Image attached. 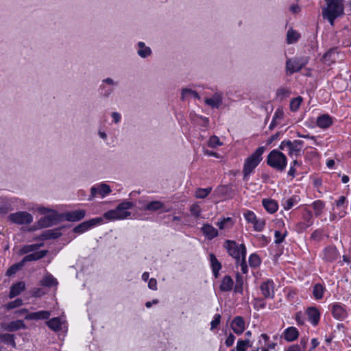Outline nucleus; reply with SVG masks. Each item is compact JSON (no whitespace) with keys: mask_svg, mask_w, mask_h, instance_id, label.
<instances>
[{"mask_svg":"<svg viewBox=\"0 0 351 351\" xmlns=\"http://www.w3.org/2000/svg\"><path fill=\"white\" fill-rule=\"evenodd\" d=\"M134 204L132 202H123L120 203L116 208L106 212L104 217L110 221L125 219L131 215V213L128 211V210L132 208Z\"/></svg>","mask_w":351,"mask_h":351,"instance_id":"obj_1","label":"nucleus"},{"mask_svg":"<svg viewBox=\"0 0 351 351\" xmlns=\"http://www.w3.org/2000/svg\"><path fill=\"white\" fill-rule=\"evenodd\" d=\"M326 7L322 9L323 17L327 19L332 25L335 19L343 12L341 0H325Z\"/></svg>","mask_w":351,"mask_h":351,"instance_id":"obj_2","label":"nucleus"},{"mask_svg":"<svg viewBox=\"0 0 351 351\" xmlns=\"http://www.w3.org/2000/svg\"><path fill=\"white\" fill-rule=\"evenodd\" d=\"M265 152V147H258L251 156L247 158L244 162L243 173V179L247 180L249 176L262 160V155Z\"/></svg>","mask_w":351,"mask_h":351,"instance_id":"obj_3","label":"nucleus"},{"mask_svg":"<svg viewBox=\"0 0 351 351\" xmlns=\"http://www.w3.org/2000/svg\"><path fill=\"white\" fill-rule=\"evenodd\" d=\"M267 163L271 167L282 171L285 169L287 164L286 156L279 150L274 149L267 156Z\"/></svg>","mask_w":351,"mask_h":351,"instance_id":"obj_4","label":"nucleus"},{"mask_svg":"<svg viewBox=\"0 0 351 351\" xmlns=\"http://www.w3.org/2000/svg\"><path fill=\"white\" fill-rule=\"evenodd\" d=\"M224 247L228 254L236 260V263H239L240 259L245 257L246 249L244 244L238 245L234 241L226 240Z\"/></svg>","mask_w":351,"mask_h":351,"instance_id":"obj_5","label":"nucleus"},{"mask_svg":"<svg viewBox=\"0 0 351 351\" xmlns=\"http://www.w3.org/2000/svg\"><path fill=\"white\" fill-rule=\"evenodd\" d=\"M303 143V141L300 140H295L293 141L290 140L283 141L281 142L279 149L285 150L287 148L290 157L297 158L301 154Z\"/></svg>","mask_w":351,"mask_h":351,"instance_id":"obj_6","label":"nucleus"},{"mask_svg":"<svg viewBox=\"0 0 351 351\" xmlns=\"http://www.w3.org/2000/svg\"><path fill=\"white\" fill-rule=\"evenodd\" d=\"M308 62V57L289 58L286 61L285 71L287 75L298 72Z\"/></svg>","mask_w":351,"mask_h":351,"instance_id":"obj_7","label":"nucleus"},{"mask_svg":"<svg viewBox=\"0 0 351 351\" xmlns=\"http://www.w3.org/2000/svg\"><path fill=\"white\" fill-rule=\"evenodd\" d=\"M61 218H62V215L53 210L38 220V226L40 228L52 226L60 222L62 220Z\"/></svg>","mask_w":351,"mask_h":351,"instance_id":"obj_8","label":"nucleus"},{"mask_svg":"<svg viewBox=\"0 0 351 351\" xmlns=\"http://www.w3.org/2000/svg\"><path fill=\"white\" fill-rule=\"evenodd\" d=\"M8 219L12 223L19 225L29 224L33 221L32 215L25 211H19L11 213L9 215Z\"/></svg>","mask_w":351,"mask_h":351,"instance_id":"obj_9","label":"nucleus"},{"mask_svg":"<svg viewBox=\"0 0 351 351\" xmlns=\"http://www.w3.org/2000/svg\"><path fill=\"white\" fill-rule=\"evenodd\" d=\"M118 82L111 77H107L101 81L99 88L103 91L101 95L104 98H108L114 92V87L117 86Z\"/></svg>","mask_w":351,"mask_h":351,"instance_id":"obj_10","label":"nucleus"},{"mask_svg":"<svg viewBox=\"0 0 351 351\" xmlns=\"http://www.w3.org/2000/svg\"><path fill=\"white\" fill-rule=\"evenodd\" d=\"M103 219L101 217H97L84 221L76 226L73 229V231L77 234H82L95 226L97 225L98 223H101Z\"/></svg>","mask_w":351,"mask_h":351,"instance_id":"obj_11","label":"nucleus"},{"mask_svg":"<svg viewBox=\"0 0 351 351\" xmlns=\"http://www.w3.org/2000/svg\"><path fill=\"white\" fill-rule=\"evenodd\" d=\"M110 192L111 189L110 186L105 183L94 185L90 188V197L88 199H93L97 194L100 195L101 197H104Z\"/></svg>","mask_w":351,"mask_h":351,"instance_id":"obj_12","label":"nucleus"},{"mask_svg":"<svg viewBox=\"0 0 351 351\" xmlns=\"http://www.w3.org/2000/svg\"><path fill=\"white\" fill-rule=\"evenodd\" d=\"M223 94L221 92H215L211 97L206 98L204 103L212 108H219L223 104Z\"/></svg>","mask_w":351,"mask_h":351,"instance_id":"obj_13","label":"nucleus"},{"mask_svg":"<svg viewBox=\"0 0 351 351\" xmlns=\"http://www.w3.org/2000/svg\"><path fill=\"white\" fill-rule=\"evenodd\" d=\"M86 211L84 210H77L71 212H66L62 214V217L68 221H78L85 217Z\"/></svg>","mask_w":351,"mask_h":351,"instance_id":"obj_14","label":"nucleus"},{"mask_svg":"<svg viewBox=\"0 0 351 351\" xmlns=\"http://www.w3.org/2000/svg\"><path fill=\"white\" fill-rule=\"evenodd\" d=\"M331 312L333 317L339 320H343L348 317V313L344 306L338 303L332 305Z\"/></svg>","mask_w":351,"mask_h":351,"instance_id":"obj_15","label":"nucleus"},{"mask_svg":"<svg viewBox=\"0 0 351 351\" xmlns=\"http://www.w3.org/2000/svg\"><path fill=\"white\" fill-rule=\"evenodd\" d=\"M261 291L265 298H272L274 296V283L272 280L264 282L261 285Z\"/></svg>","mask_w":351,"mask_h":351,"instance_id":"obj_16","label":"nucleus"},{"mask_svg":"<svg viewBox=\"0 0 351 351\" xmlns=\"http://www.w3.org/2000/svg\"><path fill=\"white\" fill-rule=\"evenodd\" d=\"M47 326L55 332L62 330L65 328V321L60 317H53L46 322Z\"/></svg>","mask_w":351,"mask_h":351,"instance_id":"obj_17","label":"nucleus"},{"mask_svg":"<svg viewBox=\"0 0 351 351\" xmlns=\"http://www.w3.org/2000/svg\"><path fill=\"white\" fill-rule=\"evenodd\" d=\"M232 330L237 335H241L245 330V322L242 317L237 316L230 324Z\"/></svg>","mask_w":351,"mask_h":351,"instance_id":"obj_18","label":"nucleus"},{"mask_svg":"<svg viewBox=\"0 0 351 351\" xmlns=\"http://www.w3.org/2000/svg\"><path fill=\"white\" fill-rule=\"evenodd\" d=\"M51 315L49 311H40L37 312L27 313L25 315V319L27 320H40L47 319Z\"/></svg>","mask_w":351,"mask_h":351,"instance_id":"obj_19","label":"nucleus"},{"mask_svg":"<svg viewBox=\"0 0 351 351\" xmlns=\"http://www.w3.org/2000/svg\"><path fill=\"white\" fill-rule=\"evenodd\" d=\"M143 210H149V211H157L158 210H162L163 212H168L169 209H165L164 204L160 201H152L149 203L147 204L143 208H142Z\"/></svg>","mask_w":351,"mask_h":351,"instance_id":"obj_20","label":"nucleus"},{"mask_svg":"<svg viewBox=\"0 0 351 351\" xmlns=\"http://www.w3.org/2000/svg\"><path fill=\"white\" fill-rule=\"evenodd\" d=\"M137 54L142 58H146L150 56L152 51L149 47L146 46L144 42L140 41L137 43Z\"/></svg>","mask_w":351,"mask_h":351,"instance_id":"obj_21","label":"nucleus"},{"mask_svg":"<svg viewBox=\"0 0 351 351\" xmlns=\"http://www.w3.org/2000/svg\"><path fill=\"white\" fill-rule=\"evenodd\" d=\"M203 234L208 239H213L218 235V230L210 224H204L201 228Z\"/></svg>","mask_w":351,"mask_h":351,"instance_id":"obj_22","label":"nucleus"},{"mask_svg":"<svg viewBox=\"0 0 351 351\" xmlns=\"http://www.w3.org/2000/svg\"><path fill=\"white\" fill-rule=\"evenodd\" d=\"M47 251L41 250L39 252H36L28 254V255L25 256L21 262V263H23V265H24V264L26 262L37 261V260H39V259L45 257L47 255Z\"/></svg>","mask_w":351,"mask_h":351,"instance_id":"obj_23","label":"nucleus"},{"mask_svg":"<svg viewBox=\"0 0 351 351\" xmlns=\"http://www.w3.org/2000/svg\"><path fill=\"white\" fill-rule=\"evenodd\" d=\"M306 315L308 320L313 324L317 325L319 323L320 314L319 311L314 308L310 307L306 310Z\"/></svg>","mask_w":351,"mask_h":351,"instance_id":"obj_24","label":"nucleus"},{"mask_svg":"<svg viewBox=\"0 0 351 351\" xmlns=\"http://www.w3.org/2000/svg\"><path fill=\"white\" fill-rule=\"evenodd\" d=\"M339 254L334 247H328L324 252V258L327 261H334L337 259Z\"/></svg>","mask_w":351,"mask_h":351,"instance_id":"obj_25","label":"nucleus"},{"mask_svg":"<svg viewBox=\"0 0 351 351\" xmlns=\"http://www.w3.org/2000/svg\"><path fill=\"white\" fill-rule=\"evenodd\" d=\"M234 282L230 276H225L219 286V289L223 292L230 291L233 288Z\"/></svg>","mask_w":351,"mask_h":351,"instance_id":"obj_26","label":"nucleus"},{"mask_svg":"<svg viewBox=\"0 0 351 351\" xmlns=\"http://www.w3.org/2000/svg\"><path fill=\"white\" fill-rule=\"evenodd\" d=\"M25 285L24 282H19L13 285L10 288V291L9 293L10 298H13L19 295L21 292L25 289Z\"/></svg>","mask_w":351,"mask_h":351,"instance_id":"obj_27","label":"nucleus"},{"mask_svg":"<svg viewBox=\"0 0 351 351\" xmlns=\"http://www.w3.org/2000/svg\"><path fill=\"white\" fill-rule=\"evenodd\" d=\"M283 117H284V112H283L282 108H277L274 114L271 123H270L269 128L270 130L274 129L276 127V125H277L278 124L280 123L281 120L283 119Z\"/></svg>","mask_w":351,"mask_h":351,"instance_id":"obj_28","label":"nucleus"},{"mask_svg":"<svg viewBox=\"0 0 351 351\" xmlns=\"http://www.w3.org/2000/svg\"><path fill=\"white\" fill-rule=\"evenodd\" d=\"M298 335L299 332L297 328L293 326L287 328L284 332L285 339L287 341L295 340L298 337Z\"/></svg>","mask_w":351,"mask_h":351,"instance_id":"obj_29","label":"nucleus"},{"mask_svg":"<svg viewBox=\"0 0 351 351\" xmlns=\"http://www.w3.org/2000/svg\"><path fill=\"white\" fill-rule=\"evenodd\" d=\"M291 90L288 88L280 86L279 87L276 92V99L281 101L283 99H287L291 95Z\"/></svg>","mask_w":351,"mask_h":351,"instance_id":"obj_30","label":"nucleus"},{"mask_svg":"<svg viewBox=\"0 0 351 351\" xmlns=\"http://www.w3.org/2000/svg\"><path fill=\"white\" fill-rule=\"evenodd\" d=\"M60 229L47 230L43 232L40 235V239L43 240L57 239L61 236Z\"/></svg>","mask_w":351,"mask_h":351,"instance_id":"obj_31","label":"nucleus"},{"mask_svg":"<svg viewBox=\"0 0 351 351\" xmlns=\"http://www.w3.org/2000/svg\"><path fill=\"white\" fill-rule=\"evenodd\" d=\"M40 283L43 287H51L57 285L58 281L51 274L47 273Z\"/></svg>","mask_w":351,"mask_h":351,"instance_id":"obj_32","label":"nucleus"},{"mask_svg":"<svg viewBox=\"0 0 351 351\" xmlns=\"http://www.w3.org/2000/svg\"><path fill=\"white\" fill-rule=\"evenodd\" d=\"M332 119L328 114L319 116L317 119V125L322 128H327L332 124Z\"/></svg>","mask_w":351,"mask_h":351,"instance_id":"obj_33","label":"nucleus"},{"mask_svg":"<svg viewBox=\"0 0 351 351\" xmlns=\"http://www.w3.org/2000/svg\"><path fill=\"white\" fill-rule=\"evenodd\" d=\"M210 261L213 275L215 278H217L219 276V271L221 268V265L213 254H210Z\"/></svg>","mask_w":351,"mask_h":351,"instance_id":"obj_34","label":"nucleus"},{"mask_svg":"<svg viewBox=\"0 0 351 351\" xmlns=\"http://www.w3.org/2000/svg\"><path fill=\"white\" fill-rule=\"evenodd\" d=\"M263 205L265 208L270 213H274L277 211L278 208L277 202L272 199H264L263 200Z\"/></svg>","mask_w":351,"mask_h":351,"instance_id":"obj_35","label":"nucleus"},{"mask_svg":"<svg viewBox=\"0 0 351 351\" xmlns=\"http://www.w3.org/2000/svg\"><path fill=\"white\" fill-rule=\"evenodd\" d=\"M189 97H193L195 99H199L200 97L197 92L190 88H182L181 93V99L182 101L186 99Z\"/></svg>","mask_w":351,"mask_h":351,"instance_id":"obj_36","label":"nucleus"},{"mask_svg":"<svg viewBox=\"0 0 351 351\" xmlns=\"http://www.w3.org/2000/svg\"><path fill=\"white\" fill-rule=\"evenodd\" d=\"M300 35L296 31L291 29H289L287 34V41L288 44H293L296 43L300 38Z\"/></svg>","mask_w":351,"mask_h":351,"instance_id":"obj_37","label":"nucleus"},{"mask_svg":"<svg viewBox=\"0 0 351 351\" xmlns=\"http://www.w3.org/2000/svg\"><path fill=\"white\" fill-rule=\"evenodd\" d=\"M299 197L298 195H293L289 199H285L283 201V206L285 210L291 209L293 206L296 205L299 202Z\"/></svg>","mask_w":351,"mask_h":351,"instance_id":"obj_38","label":"nucleus"},{"mask_svg":"<svg viewBox=\"0 0 351 351\" xmlns=\"http://www.w3.org/2000/svg\"><path fill=\"white\" fill-rule=\"evenodd\" d=\"M220 230L230 229L233 226V221L231 217L223 218L221 221L217 223Z\"/></svg>","mask_w":351,"mask_h":351,"instance_id":"obj_39","label":"nucleus"},{"mask_svg":"<svg viewBox=\"0 0 351 351\" xmlns=\"http://www.w3.org/2000/svg\"><path fill=\"white\" fill-rule=\"evenodd\" d=\"M251 346L252 343L250 339H239L235 350L237 351H246L247 348Z\"/></svg>","mask_w":351,"mask_h":351,"instance_id":"obj_40","label":"nucleus"},{"mask_svg":"<svg viewBox=\"0 0 351 351\" xmlns=\"http://www.w3.org/2000/svg\"><path fill=\"white\" fill-rule=\"evenodd\" d=\"M25 324L22 320H16L11 322L7 326L9 331H16L21 328H25Z\"/></svg>","mask_w":351,"mask_h":351,"instance_id":"obj_41","label":"nucleus"},{"mask_svg":"<svg viewBox=\"0 0 351 351\" xmlns=\"http://www.w3.org/2000/svg\"><path fill=\"white\" fill-rule=\"evenodd\" d=\"M337 55L336 49H330L327 51L323 56V60L325 63L330 64V62H333L335 61V56Z\"/></svg>","mask_w":351,"mask_h":351,"instance_id":"obj_42","label":"nucleus"},{"mask_svg":"<svg viewBox=\"0 0 351 351\" xmlns=\"http://www.w3.org/2000/svg\"><path fill=\"white\" fill-rule=\"evenodd\" d=\"M324 291V288L321 284H316L313 287V296L317 300H319L323 298Z\"/></svg>","mask_w":351,"mask_h":351,"instance_id":"obj_43","label":"nucleus"},{"mask_svg":"<svg viewBox=\"0 0 351 351\" xmlns=\"http://www.w3.org/2000/svg\"><path fill=\"white\" fill-rule=\"evenodd\" d=\"M41 246H43L42 243L41 244L26 245H24L21 249V254H27V253H29L31 252H34V251L37 250Z\"/></svg>","mask_w":351,"mask_h":351,"instance_id":"obj_44","label":"nucleus"},{"mask_svg":"<svg viewBox=\"0 0 351 351\" xmlns=\"http://www.w3.org/2000/svg\"><path fill=\"white\" fill-rule=\"evenodd\" d=\"M211 191H212V188H210V187H208L206 189L199 188L195 191V196L197 198L203 199V198H205L206 197H207L208 195V194L211 192Z\"/></svg>","mask_w":351,"mask_h":351,"instance_id":"obj_45","label":"nucleus"},{"mask_svg":"<svg viewBox=\"0 0 351 351\" xmlns=\"http://www.w3.org/2000/svg\"><path fill=\"white\" fill-rule=\"evenodd\" d=\"M243 278L239 274L236 276V285L234 288V291L235 293H243Z\"/></svg>","mask_w":351,"mask_h":351,"instance_id":"obj_46","label":"nucleus"},{"mask_svg":"<svg viewBox=\"0 0 351 351\" xmlns=\"http://www.w3.org/2000/svg\"><path fill=\"white\" fill-rule=\"evenodd\" d=\"M302 101V97L299 96L293 99L290 102V109L291 111H297Z\"/></svg>","mask_w":351,"mask_h":351,"instance_id":"obj_47","label":"nucleus"},{"mask_svg":"<svg viewBox=\"0 0 351 351\" xmlns=\"http://www.w3.org/2000/svg\"><path fill=\"white\" fill-rule=\"evenodd\" d=\"M23 267V263L21 262L12 265L6 271V276H11L15 274L19 270H20Z\"/></svg>","mask_w":351,"mask_h":351,"instance_id":"obj_48","label":"nucleus"},{"mask_svg":"<svg viewBox=\"0 0 351 351\" xmlns=\"http://www.w3.org/2000/svg\"><path fill=\"white\" fill-rule=\"evenodd\" d=\"M312 206L315 211V215L319 216L324 207V203L321 200H317L313 203Z\"/></svg>","mask_w":351,"mask_h":351,"instance_id":"obj_49","label":"nucleus"},{"mask_svg":"<svg viewBox=\"0 0 351 351\" xmlns=\"http://www.w3.org/2000/svg\"><path fill=\"white\" fill-rule=\"evenodd\" d=\"M0 340L6 343L11 344L12 346H15V341L14 339V335L11 334H3L0 335Z\"/></svg>","mask_w":351,"mask_h":351,"instance_id":"obj_50","label":"nucleus"},{"mask_svg":"<svg viewBox=\"0 0 351 351\" xmlns=\"http://www.w3.org/2000/svg\"><path fill=\"white\" fill-rule=\"evenodd\" d=\"M222 145V143L219 141V138L217 136H213L210 138L208 145L212 148H215L217 146Z\"/></svg>","mask_w":351,"mask_h":351,"instance_id":"obj_51","label":"nucleus"},{"mask_svg":"<svg viewBox=\"0 0 351 351\" xmlns=\"http://www.w3.org/2000/svg\"><path fill=\"white\" fill-rule=\"evenodd\" d=\"M249 263L251 267H256L261 263V259L258 255L253 254L249 258Z\"/></svg>","mask_w":351,"mask_h":351,"instance_id":"obj_52","label":"nucleus"},{"mask_svg":"<svg viewBox=\"0 0 351 351\" xmlns=\"http://www.w3.org/2000/svg\"><path fill=\"white\" fill-rule=\"evenodd\" d=\"M254 225V229L256 231H262L265 227V221L263 219H258L255 221V222L253 223Z\"/></svg>","mask_w":351,"mask_h":351,"instance_id":"obj_53","label":"nucleus"},{"mask_svg":"<svg viewBox=\"0 0 351 351\" xmlns=\"http://www.w3.org/2000/svg\"><path fill=\"white\" fill-rule=\"evenodd\" d=\"M244 217L248 223H254L255 221L257 219V217L255 215V214L250 210H247L244 213Z\"/></svg>","mask_w":351,"mask_h":351,"instance_id":"obj_54","label":"nucleus"},{"mask_svg":"<svg viewBox=\"0 0 351 351\" xmlns=\"http://www.w3.org/2000/svg\"><path fill=\"white\" fill-rule=\"evenodd\" d=\"M22 304H23L22 300L18 298L12 302H9L8 304H7L6 308L8 309H12V308H16Z\"/></svg>","mask_w":351,"mask_h":351,"instance_id":"obj_55","label":"nucleus"},{"mask_svg":"<svg viewBox=\"0 0 351 351\" xmlns=\"http://www.w3.org/2000/svg\"><path fill=\"white\" fill-rule=\"evenodd\" d=\"M190 211L192 215L198 217L201 213V208L198 204H193L191 206Z\"/></svg>","mask_w":351,"mask_h":351,"instance_id":"obj_56","label":"nucleus"},{"mask_svg":"<svg viewBox=\"0 0 351 351\" xmlns=\"http://www.w3.org/2000/svg\"><path fill=\"white\" fill-rule=\"evenodd\" d=\"M286 233H281L280 231H275V243L279 244L282 243L285 237Z\"/></svg>","mask_w":351,"mask_h":351,"instance_id":"obj_57","label":"nucleus"},{"mask_svg":"<svg viewBox=\"0 0 351 351\" xmlns=\"http://www.w3.org/2000/svg\"><path fill=\"white\" fill-rule=\"evenodd\" d=\"M221 319V315L219 314H216L214 317L213 320L211 322L210 325V329L214 330L217 328L218 325L220 323Z\"/></svg>","mask_w":351,"mask_h":351,"instance_id":"obj_58","label":"nucleus"},{"mask_svg":"<svg viewBox=\"0 0 351 351\" xmlns=\"http://www.w3.org/2000/svg\"><path fill=\"white\" fill-rule=\"evenodd\" d=\"M236 264L237 266L239 265L241 267V270L243 274H246L247 272L248 269L245 262V257L241 258L240 263Z\"/></svg>","mask_w":351,"mask_h":351,"instance_id":"obj_59","label":"nucleus"},{"mask_svg":"<svg viewBox=\"0 0 351 351\" xmlns=\"http://www.w3.org/2000/svg\"><path fill=\"white\" fill-rule=\"evenodd\" d=\"M235 339V337L232 334L230 333L228 336L227 339H226L225 344L228 347H230L233 345L234 341Z\"/></svg>","mask_w":351,"mask_h":351,"instance_id":"obj_60","label":"nucleus"},{"mask_svg":"<svg viewBox=\"0 0 351 351\" xmlns=\"http://www.w3.org/2000/svg\"><path fill=\"white\" fill-rule=\"evenodd\" d=\"M111 117L112 118L113 122L114 123H119L121 119V114L117 112H112Z\"/></svg>","mask_w":351,"mask_h":351,"instance_id":"obj_61","label":"nucleus"},{"mask_svg":"<svg viewBox=\"0 0 351 351\" xmlns=\"http://www.w3.org/2000/svg\"><path fill=\"white\" fill-rule=\"evenodd\" d=\"M148 287L152 290H157V280L155 278H151L148 282Z\"/></svg>","mask_w":351,"mask_h":351,"instance_id":"obj_62","label":"nucleus"},{"mask_svg":"<svg viewBox=\"0 0 351 351\" xmlns=\"http://www.w3.org/2000/svg\"><path fill=\"white\" fill-rule=\"evenodd\" d=\"M285 351H301L300 346L297 344L291 345Z\"/></svg>","mask_w":351,"mask_h":351,"instance_id":"obj_63","label":"nucleus"},{"mask_svg":"<svg viewBox=\"0 0 351 351\" xmlns=\"http://www.w3.org/2000/svg\"><path fill=\"white\" fill-rule=\"evenodd\" d=\"M280 132H276L274 135L271 136L267 140V144H271L273 141L277 140L280 136Z\"/></svg>","mask_w":351,"mask_h":351,"instance_id":"obj_64","label":"nucleus"}]
</instances>
